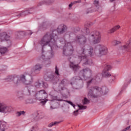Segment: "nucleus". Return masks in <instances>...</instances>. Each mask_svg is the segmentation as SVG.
<instances>
[{
	"instance_id": "nucleus-1",
	"label": "nucleus",
	"mask_w": 131,
	"mask_h": 131,
	"mask_svg": "<svg viewBox=\"0 0 131 131\" xmlns=\"http://www.w3.org/2000/svg\"><path fill=\"white\" fill-rule=\"evenodd\" d=\"M59 39L57 31H54L51 33L47 32L38 41L39 45L42 47V50H43L45 47L48 46L51 49V51H49L46 53V59H52L54 58L55 53L54 50L58 48L57 45V40Z\"/></svg>"
},
{
	"instance_id": "nucleus-2",
	"label": "nucleus",
	"mask_w": 131,
	"mask_h": 131,
	"mask_svg": "<svg viewBox=\"0 0 131 131\" xmlns=\"http://www.w3.org/2000/svg\"><path fill=\"white\" fill-rule=\"evenodd\" d=\"M108 93L107 87L99 88L98 86H92L89 89L88 97L89 98H99L101 95H106Z\"/></svg>"
},
{
	"instance_id": "nucleus-3",
	"label": "nucleus",
	"mask_w": 131,
	"mask_h": 131,
	"mask_svg": "<svg viewBox=\"0 0 131 131\" xmlns=\"http://www.w3.org/2000/svg\"><path fill=\"white\" fill-rule=\"evenodd\" d=\"M34 87L32 85H30L28 87V90L26 91V94L27 96H30V95H34L35 99L38 101H41L48 98V94L45 90H40L33 94V89Z\"/></svg>"
},
{
	"instance_id": "nucleus-4",
	"label": "nucleus",
	"mask_w": 131,
	"mask_h": 131,
	"mask_svg": "<svg viewBox=\"0 0 131 131\" xmlns=\"http://www.w3.org/2000/svg\"><path fill=\"white\" fill-rule=\"evenodd\" d=\"M92 70L89 68H85L80 71L79 73V76L73 77L71 79L70 84L72 85L77 80H82V79H85L86 76H89V75H92Z\"/></svg>"
},
{
	"instance_id": "nucleus-5",
	"label": "nucleus",
	"mask_w": 131,
	"mask_h": 131,
	"mask_svg": "<svg viewBox=\"0 0 131 131\" xmlns=\"http://www.w3.org/2000/svg\"><path fill=\"white\" fill-rule=\"evenodd\" d=\"M86 50L88 51V53L89 55H90L91 57H93V56H94V55H96L97 56V53H96V50H94L93 47H89L88 49L82 48H81V50L78 52L79 55H80L78 56V59L80 61H82V59L86 58V55H85L84 54L86 52Z\"/></svg>"
},
{
	"instance_id": "nucleus-6",
	"label": "nucleus",
	"mask_w": 131,
	"mask_h": 131,
	"mask_svg": "<svg viewBox=\"0 0 131 131\" xmlns=\"http://www.w3.org/2000/svg\"><path fill=\"white\" fill-rule=\"evenodd\" d=\"M101 33L99 31H95L93 34H91L89 36V41H92L94 45L101 42Z\"/></svg>"
},
{
	"instance_id": "nucleus-7",
	"label": "nucleus",
	"mask_w": 131,
	"mask_h": 131,
	"mask_svg": "<svg viewBox=\"0 0 131 131\" xmlns=\"http://www.w3.org/2000/svg\"><path fill=\"white\" fill-rule=\"evenodd\" d=\"M74 52V49L72 46V42H69L65 43L63 48V54L64 56H71Z\"/></svg>"
},
{
	"instance_id": "nucleus-8",
	"label": "nucleus",
	"mask_w": 131,
	"mask_h": 131,
	"mask_svg": "<svg viewBox=\"0 0 131 131\" xmlns=\"http://www.w3.org/2000/svg\"><path fill=\"white\" fill-rule=\"evenodd\" d=\"M96 48L98 49L99 53L96 54V56L97 57H102V56H105V55H107V53L108 52V49L106 46L103 45H98L96 46Z\"/></svg>"
},
{
	"instance_id": "nucleus-9",
	"label": "nucleus",
	"mask_w": 131,
	"mask_h": 131,
	"mask_svg": "<svg viewBox=\"0 0 131 131\" xmlns=\"http://www.w3.org/2000/svg\"><path fill=\"white\" fill-rule=\"evenodd\" d=\"M18 80H19V82L18 84H20L21 82L26 84V85H29V84H31L32 83V79L31 77H29V78L26 79V76L24 75H20V76H18Z\"/></svg>"
},
{
	"instance_id": "nucleus-10",
	"label": "nucleus",
	"mask_w": 131,
	"mask_h": 131,
	"mask_svg": "<svg viewBox=\"0 0 131 131\" xmlns=\"http://www.w3.org/2000/svg\"><path fill=\"white\" fill-rule=\"evenodd\" d=\"M100 2L99 0H94L93 3L94 6L91 8L92 11H91V9H89V13H92L93 12H98L99 13H102V7L99 4Z\"/></svg>"
},
{
	"instance_id": "nucleus-11",
	"label": "nucleus",
	"mask_w": 131,
	"mask_h": 131,
	"mask_svg": "<svg viewBox=\"0 0 131 131\" xmlns=\"http://www.w3.org/2000/svg\"><path fill=\"white\" fill-rule=\"evenodd\" d=\"M13 110L11 106H7L0 102V112L1 113H9Z\"/></svg>"
},
{
	"instance_id": "nucleus-12",
	"label": "nucleus",
	"mask_w": 131,
	"mask_h": 131,
	"mask_svg": "<svg viewBox=\"0 0 131 131\" xmlns=\"http://www.w3.org/2000/svg\"><path fill=\"white\" fill-rule=\"evenodd\" d=\"M104 66V69L102 72V76L106 78L110 77V76H111V74L108 71L112 69V67L108 64H105Z\"/></svg>"
},
{
	"instance_id": "nucleus-13",
	"label": "nucleus",
	"mask_w": 131,
	"mask_h": 131,
	"mask_svg": "<svg viewBox=\"0 0 131 131\" xmlns=\"http://www.w3.org/2000/svg\"><path fill=\"white\" fill-rule=\"evenodd\" d=\"M5 79L7 81H13L15 85H18V83L19 81L18 80V76L16 75L9 76Z\"/></svg>"
},
{
	"instance_id": "nucleus-14",
	"label": "nucleus",
	"mask_w": 131,
	"mask_h": 131,
	"mask_svg": "<svg viewBox=\"0 0 131 131\" xmlns=\"http://www.w3.org/2000/svg\"><path fill=\"white\" fill-rule=\"evenodd\" d=\"M76 41L79 45L84 46L86 43V37L83 35H78L76 36Z\"/></svg>"
},
{
	"instance_id": "nucleus-15",
	"label": "nucleus",
	"mask_w": 131,
	"mask_h": 131,
	"mask_svg": "<svg viewBox=\"0 0 131 131\" xmlns=\"http://www.w3.org/2000/svg\"><path fill=\"white\" fill-rule=\"evenodd\" d=\"M93 24L92 23L88 22L84 26V29L82 30L83 32V35H88V34H90V29L88 28V27H91V26H93Z\"/></svg>"
},
{
	"instance_id": "nucleus-16",
	"label": "nucleus",
	"mask_w": 131,
	"mask_h": 131,
	"mask_svg": "<svg viewBox=\"0 0 131 131\" xmlns=\"http://www.w3.org/2000/svg\"><path fill=\"white\" fill-rule=\"evenodd\" d=\"M68 82V81L67 79H64L62 80H61L59 85L58 87V92H61L62 91L66 90V88H64L63 86H66V85H67Z\"/></svg>"
},
{
	"instance_id": "nucleus-17",
	"label": "nucleus",
	"mask_w": 131,
	"mask_h": 131,
	"mask_svg": "<svg viewBox=\"0 0 131 131\" xmlns=\"http://www.w3.org/2000/svg\"><path fill=\"white\" fill-rule=\"evenodd\" d=\"M48 79H47V78H45L46 80L47 81H51L54 84H55L56 83H57L58 81H59V78L53 75H50L49 76H48Z\"/></svg>"
},
{
	"instance_id": "nucleus-18",
	"label": "nucleus",
	"mask_w": 131,
	"mask_h": 131,
	"mask_svg": "<svg viewBox=\"0 0 131 131\" xmlns=\"http://www.w3.org/2000/svg\"><path fill=\"white\" fill-rule=\"evenodd\" d=\"M41 69H42V65L39 63H37L32 68L31 70L32 73H33V72H34L36 74H38V73H39V71H40Z\"/></svg>"
},
{
	"instance_id": "nucleus-19",
	"label": "nucleus",
	"mask_w": 131,
	"mask_h": 131,
	"mask_svg": "<svg viewBox=\"0 0 131 131\" xmlns=\"http://www.w3.org/2000/svg\"><path fill=\"white\" fill-rule=\"evenodd\" d=\"M67 30V27L64 25H60L57 28V33L59 34H63L66 32Z\"/></svg>"
},
{
	"instance_id": "nucleus-20",
	"label": "nucleus",
	"mask_w": 131,
	"mask_h": 131,
	"mask_svg": "<svg viewBox=\"0 0 131 131\" xmlns=\"http://www.w3.org/2000/svg\"><path fill=\"white\" fill-rule=\"evenodd\" d=\"M45 117V115L42 113H38L37 115L34 116L32 117V121H37L39 119H41Z\"/></svg>"
},
{
	"instance_id": "nucleus-21",
	"label": "nucleus",
	"mask_w": 131,
	"mask_h": 131,
	"mask_svg": "<svg viewBox=\"0 0 131 131\" xmlns=\"http://www.w3.org/2000/svg\"><path fill=\"white\" fill-rule=\"evenodd\" d=\"M10 38V36H9L6 32L2 33L0 34V39L1 41H4L5 40H9Z\"/></svg>"
},
{
	"instance_id": "nucleus-22",
	"label": "nucleus",
	"mask_w": 131,
	"mask_h": 131,
	"mask_svg": "<svg viewBox=\"0 0 131 131\" xmlns=\"http://www.w3.org/2000/svg\"><path fill=\"white\" fill-rule=\"evenodd\" d=\"M101 76H102L100 74H98L96 77H94L93 78H92V79H91V80H89L87 82L88 84H90V83H92V81H94V80H96V81H99L100 80H101Z\"/></svg>"
},
{
	"instance_id": "nucleus-23",
	"label": "nucleus",
	"mask_w": 131,
	"mask_h": 131,
	"mask_svg": "<svg viewBox=\"0 0 131 131\" xmlns=\"http://www.w3.org/2000/svg\"><path fill=\"white\" fill-rule=\"evenodd\" d=\"M70 67L73 69L74 72H76V71H78L80 69V67L78 64H75L73 62L71 63Z\"/></svg>"
},
{
	"instance_id": "nucleus-24",
	"label": "nucleus",
	"mask_w": 131,
	"mask_h": 131,
	"mask_svg": "<svg viewBox=\"0 0 131 131\" xmlns=\"http://www.w3.org/2000/svg\"><path fill=\"white\" fill-rule=\"evenodd\" d=\"M78 107H79V109L74 111L73 113V114L74 115V116H77L78 114V111H79V110H84L85 109H86V106L84 105H78Z\"/></svg>"
},
{
	"instance_id": "nucleus-25",
	"label": "nucleus",
	"mask_w": 131,
	"mask_h": 131,
	"mask_svg": "<svg viewBox=\"0 0 131 131\" xmlns=\"http://www.w3.org/2000/svg\"><path fill=\"white\" fill-rule=\"evenodd\" d=\"M28 14H31V12H29L28 10H27L23 12H17L15 16H16L17 17H21V16H26V15Z\"/></svg>"
},
{
	"instance_id": "nucleus-26",
	"label": "nucleus",
	"mask_w": 131,
	"mask_h": 131,
	"mask_svg": "<svg viewBox=\"0 0 131 131\" xmlns=\"http://www.w3.org/2000/svg\"><path fill=\"white\" fill-rule=\"evenodd\" d=\"M53 3H54V0H44L39 2L38 6H42V5H45V4L50 5V4H52Z\"/></svg>"
},
{
	"instance_id": "nucleus-27",
	"label": "nucleus",
	"mask_w": 131,
	"mask_h": 131,
	"mask_svg": "<svg viewBox=\"0 0 131 131\" xmlns=\"http://www.w3.org/2000/svg\"><path fill=\"white\" fill-rule=\"evenodd\" d=\"M119 28H120V26H119V25L116 26L108 31V33H113L115 32V31H116V30H118V29H119Z\"/></svg>"
},
{
	"instance_id": "nucleus-28",
	"label": "nucleus",
	"mask_w": 131,
	"mask_h": 131,
	"mask_svg": "<svg viewBox=\"0 0 131 131\" xmlns=\"http://www.w3.org/2000/svg\"><path fill=\"white\" fill-rule=\"evenodd\" d=\"M7 52H8V48L4 47H0V53L2 55H4V54L7 53Z\"/></svg>"
},
{
	"instance_id": "nucleus-29",
	"label": "nucleus",
	"mask_w": 131,
	"mask_h": 131,
	"mask_svg": "<svg viewBox=\"0 0 131 131\" xmlns=\"http://www.w3.org/2000/svg\"><path fill=\"white\" fill-rule=\"evenodd\" d=\"M16 95L18 99H22L24 98V93H23V92L21 91H17L16 92Z\"/></svg>"
},
{
	"instance_id": "nucleus-30",
	"label": "nucleus",
	"mask_w": 131,
	"mask_h": 131,
	"mask_svg": "<svg viewBox=\"0 0 131 131\" xmlns=\"http://www.w3.org/2000/svg\"><path fill=\"white\" fill-rule=\"evenodd\" d=\"M7 124L6 123H3L0 124V131H5L7 129L6 127Z\"/></svg>"
},
{
	"instance_id": "nucleus-31",
	"label": "nucleus",
	"mask_w": 131,
	"mask_h": 131,
	"mask_svg": "<svg viewBox=\"0 0 131 131\" xmlns=\"http://www.w3.org/2000/svg\"><path fill=\"white\" fill-rule=\"evenodd\" d=\"M59 123H60V122H57V121L52 122L48 125V127H52V126H54V125H57V124H59Z\"/></svg>"
},
{
	"instance_id": "nucleus-32",
	"label": "nucleus",
	"mask_w": 131,
	"mask_h": 131,
	"mask_svg": "<svg viewBox=\"0 0 131 131\" xmlns=\"http://www.w3.org/2000/svg\"><path fill=\"white\" fill-rule=\"evenodd\" d=\"M34 86H35V88H40V86H41V82H36L34 83Z\"/></svg>"
},
{
	"instance_id": "nucleus-33",
	"label": "nucleus",
	"mask_w": 131,
	"mask_h": 131,
	"mask_svg": "<svg viewBox=\"0 0 131 131\" xmlns=\"http://www.w3.org/2000/svg\"><path fill=\"white\" fill-rule=\"evenodd\" d=\"M90 103V100L86 98H84L83 100V105H86V104H89Z\"/></svg>"
},
{
	"instance_id": "nucleus-34",
	"label": "nucleus",
	"mask_w": 131,
	"mask_h": 131,
	"mask_svg": "<svg viewBox=\"0 0 131 131\" xmlns=\"http://www.w3.org/2000/svg\"><path fill=\"white\" fill-rule=\"evenodd\" d=\"M26 103L27 104H33V100L32 99H28L26 100Z\"/></svg>"
},
{
	"instance_id": "nucleus-35",
	"label": "nucleus",
	"mask_w": 131,
	"mask_h": 131,
	"mask_svg": "<svg viewBox=\"0 0 131 131\" xmlns=\"http://www.w3.org/2000/svg\"><path fill=\"white\" fill-rule=\"evenodd\" d=\"M85 64H88V65H93V60L92 59H88Z\"/></svg>"
},
{
	"instance_id": "nucleus-36",
	"label": "nucleus",
	"mask_w": 131,
	"mask_h": 131,
	"mask_svg": "<svg viewBox=\"0 0 131 131\" xmlns=\"http://www.w3.org/2000/svg\"><path fill=\"white\" fill-rule=\"evenodd\" d=\"M41 84H42V86L44 89H47L49 86V85L48 84V83H47L46 82H43L41 81Z\"/></svg>"
},
{
	"instance_id": "nucleus-37",
	"label": "nucleus",
	"mask_w": 131,
	"mask_h": 131,
	"mask_svg": "<svg viewBox=\"0 0 131 131\" xmlns=\"http://www.w3.org/2000/svg\"><path fill=\"white\" fill-rule=\"evenodd\" d=\"M64 102H66L67 103H68L69 104L71 105V106H73V108H74V109H75V105L74 104H73V103H72V102H71L70 101H68V100H64Z\"/></svg>"
},
{
	"instance_id": "nucleus-38",
	"label": "nucleus",
	"mask_w": 131,
	"mask_h": 131,
	"mask_svg": "<svg viewBox=\"0 0 131 131\" xmlns=\"http://www.w3.org/2000/svg\"><path fill=\"white\" fill-rule=\"evenodd\" d=\"M46 59V55L42 54L40 57L38 58V61H42V60H45Z\"/></svg>"
},
{
	"instance_id": "nucleus-39",
	"label": "nucleus",
	"mask_w": 131,
	"mask_h": 131,
	"mask_svg": "<svg viewBox=\"0 0 131 131\" xmlns=\"http://www.w3.org/2000/svg\"><path fill=\"white\" fill-rule=\"evenodd\" d=\"M48 102V99L41 100V102H40L42 106H43L46 104V103Z\"/></svg>"
},
{
	"instance_id": "nucleus-40",
	"label": "nucleus",
	"mask_w": 131,
	"mask_h": 131,
	"mask_svg": "<svg viewBox=\"0 0 131 131\" xmlns=\"http://www.w3.org/2000/svg\"><path fill=\"white\" fill-rule=\"evenodd\" d=\"M119 43H120V41H119L115 40L112 42L113 46H117V45H119Z\"/></svg>"
},
{
	"instance_id": "nucleus-41",
	"label": "nucleus",
	"mask_w": 131,
	"mask_h": 131,
	"mask_svg": "<svg viewBox=\"0 0 131 131\" xmlns=\"http://www.w3.org/2000/svg\"><path fill=\"white\" fill-rule=\"evenodd\" d=\"M32 33H33V32H32V31H31L30 30H27L26 31V34L27 35H31V34H32Z\"/></svg>"
},
{
	"instance_id": "nucleus-42",
	"label": "nucleus",
	"mask_w": 131,
	"mask_h": 131,
	"mask_svg": "<svg viewBox=\"0 0 131 131\" xmlns=\"http://www.w3.org/2000/svg\"><path fill=\"white\" fill-rule=\"evenodd\" d=\"M54 100H56V101H63V99H59L58 98V96H54Z\"/></svg>"
},
{
	"instance_id": "nucleus-43",
	"label": "nucleus",
	"mask_w": 131,
	"mask_h": 131,
	"mask_svg": "<svg viewBox=\"0 0 131 131\" xmlns=\"http://www.w3.org/2000/svg\"><path fill=\"white\" fill-rule=\"evenodd\" d=\"M80 3H81V0H77L76 1L73 2L74 5H75V4H80Z\"/></svg>"
},
{
	"instance_id": "nucleus-44",
	"label": "nucleus",
	"mask_w": 131,
	"mask_h": 131,
	"mask_svg": "<svg viewBox=\"0 0 131 131\" xmlns=\"http://www.w3.org/2000/svg\"><path fill=\"white\" fill-rule=\"evenodd\" d=\"M37 130V127L35 126H34L32 127L30 131H36Z\"/></svg>"
},
{
	"instance_id": "nucleus-45",
	"label": "nucleus",
	"mask_w": 131,
	"mask_h": 131,
	"mask_svg": "<svg viewBox=\"0 0 131 131\" xmlns=\"http://www.w3.org/2000/svg\"><path fill=\"white\" fill-rule=\"evenodd\" d=\"M55 74H56V75H59V70H58V69H57V66H56L55 67Z\"/></svg>"
},
{
	"instance_id": "nucleus-46",
	"label": "nucleus",
	"mask_w": 131,
	"mask_h": 131,
	"mask_svg": "<svg viewBox=\"0 0 131 131\" xmlns=\"http://www.w3.org/2000/svg\"><path fill=\"white\" fill-rule=\"evenodd\" d=\"M130 128V126H128V127H126L125 128L123 129L122 131H126L129 130Z\"/></svg>"
},
{
	"instance_id": "nucleus-47",
	"label": "nucleus",
	"mask_w": 131,
	"mask_h": 131,
	"mask_svg": "<svg viewBox=\"0 0 131 131\" xmlns=\"http://www.w3.org/2000/svg\"><path fill=\"white\" fill-rule=\"evenodd\" d=\"M73 5H74L73 2H71V4L70 5H69V9H71V8H72V6H73Z\"/></svg>"
},
{
	"instance_id": "nucleus-48",
	"label": "nucleus",
	"mask_w": 131,
	"mask_h": 131,
	"mask_svg": "<svg viewBox=\"0 0 131 131\" xmlns=\"http://www.w3.org/2000/svg\"><path fill=\"white\" fill-rule=\"evenodd\" d=\"M19 113H20V115H24V114H25V112L24 111H19Z\"/></svg>"
},
{
	"instance_id": "nucleus-49",
	"label": "nucleus",
	"mask_w": 131,
	"mask_h": 131,
	"mask_svg": "<svg viewBox=\"0 0 131 131\" xmlns=\"http://www.w3.org/2000/svg\"><path fill=\"white\" fill-rule=\"evenodd\" d=\"M16 116H21V113L20 112H16Z\"/></svg>"
},
{
	"instance_id": "nucleus-50",
	"label": "nucleus",
	"mask_w": 131,
	"mask_h": 131,
	"mask_svg": "<svg viewBox=\"0 0 131 131\" xmlns=\"http://www.w3.org/2000/svg\"><path fill=\"white\" fill-rule=\"evenodd\" d=\"M44 26H45V25H40L39 26V29H40V30L43 29V30Z\"/></svg>"
},
{
	"instance_id": "nucleus-51",
	"label": "nucleus",
	"mask_w": 131,
	"mask_h": 131,
	"mask_svg": "<svg viewBox=\"0 0 131 131\" xmlns=\"http://www.w3.org/2000/svg\"><path fill=\"white\" fill-rule=\"evenodd\" d=\"M8 3H13L14 1L13 0H7Z\"/></svg>"
},
{
	"instance_id": "nucleus-52",
	"label": "nucleus",
	"mask_w": 131,
	"mask_h": 131,
	"mask_svg": "<svg viewBox=\"0 0 131 131\" xmlns=\"http://www.w3.org/2000/svg\"><path fill=\"white\" fill-rule=\"evenodd\" d=\"M51 65V62L49 61L48 64H46V67H48Z\"/></svg>"
},
{
	"instance_id": "nucleus-53",
	"label": "nucleus",
	"mask_w": 131,
	"mask_h": 131,
	"mask_svg": "<svg viewBox=\"0 0 131 131\" xmlns=\"http://www.w3.org/2000/svg\"><path fill=\"white\" fill-rule=\"evenodd\" d=\"M64 38H62V41H61V40H59V41H60V42H62V41H64Z\"/></svg>"
},
{
	"instance_id": "nucleus-54",
	"label": "nucleus",
	"mask_w": 131,
	"mask_h": 131,
	"mask_svg": "<svg viewBox=\"0 0 131 131\" xmlns=\"http://www.w3.org/2000/svg\"><path fill=\"white\" fill-rule=\"evenodd\" d=\"M47 131H53V129H47Z\"/></svg>"
},
{
	"instance_id": "nucleus-55",
	"label": "nucleus",
	"mask_w": 131,
	"mask_h": 131,
	"mask_svg": "<svg viewBox=\"0 0 131 131\" xmlns=\"http://www.w3.org/2000/svg\"><path fill=\"white\" fill-rule=\"evenodd\" d=\"M114 78H115V77H113L112 81H113V80H114Z\"/></svg>"
},
{
	"instance_id": "nucleus-56",
	"label": "nucleus",
	"mask_w": 131,
	"mask_h": 131,
	"mask_svg": "<svg viewBox=\"0 0 131 131\" xmlns=\"http://www.w3.org/2000/svg\"><path fill=\"white\" fill-rule=\"evenodd\" d=\"M50 108H51V109H53V106H51Z\"/></svg>"
},
{
	"instance_id": "nucleus-57",
	"label": "nucleus",
	"mask_w": 131,
	"mask_h": 131,
	"mask_svg": "<svg viewBox=\"0 0 131 131\" xmlns=\"http://www.w3.org/2000/svg\"><path fill=\"white\" fill-rule=\"evenodd\" d=\"M2 1H5V0H0V2Z\"/></svg>"
},
{
	"instance_id": "nucleus-58",
	"label": "nucleus",
	"mask_w": 131,
	"mask_h": 131,
	"mask_svg": "<svg viewBox=\"0 0 131 131\" xmlns=\"http://www.w3.org/2000/svg\"><path fill=\"white\" fill-rule=\"evenodd\" d=\"M87 14H89V12H87Z\"/></svg>"
}]
</instances>
